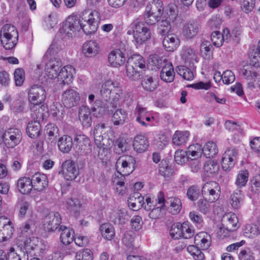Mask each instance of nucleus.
<instances>
[{"mask_svg":"<svg viewBox=\"0 0 260 260\" xmlns=\"http://www.w3.org/2000/svg\"><path fill=\"white\" fill-rule=\"evenodd\" d=\"M145 68V62L143 57L135 54L129 57L126 64V73L128 78L133 81L140 79L142 72L140 70Z\"/></svg>","mask_w":260,"mask_h":260,"instance_id":"3","label":"nucleus"},{"mask_svg":"<svg viewBox=\"0 0 260 260\" xmlns=\"http://www.w3.org/2000/svg\"><path fill=\"white\" fill-rule=\"evenodd\" d=\"M133 145L136 151L138 153H142L148 149L149 141L145 136L138 135L134 138Z\"/></svg>","mask_w":260,"mask_h":260,"instance_id":"25","label":"nucleus"},{"mask_svg":"<svg viewBox=\"0 0 260 260\" xmlns=\"http://www.w3.org/2000/svg\"><path fill=\"white\" fill-rule=\"evenodd\" d=\"M17 187L22 194L29 193L33 188L31 178L26 177L20 178L17 182Z\"/></svg>","mask_w":260,"mask_h":260,"instance_id":"35","label":"nucleus"},{"mask_svg":"<svg viewBox=\"0 0 260 260\" xmlns=\"http://www.w3.org/2000/svg\"><path fill=\"white\" fill-rule=\"evenodd\" d=\"M73 145L72 137L67 135L62 136L57 142L59 150L63 153L69 152L73 147Z\"/></svg>","mask_w":260,"mask_h":260,"instance_id":"38","label":"nucleus"},{"mask_svg":"<svg viewBox=\"0 0 260 260\" xmlns=\"http://www.w3.org/2000/svg\"><path fill=\"white\" fill-rule=\"evenodd\" d=\"M22 139L21 131L16 128L7 129L3 135V142L8 148H14L18 145Z\"/></svg>","mask_w":260,"mask_h":260,"instance_id":"11","label":"nucleus"},{"mask_svg":"<svg viewBox=\"0 0 260 260\" xmlns=\"http://www.w3.org/2000/svg\"><path fill=\"white\" fill-rule=\"evenodd\" d=\"M79 118L82 125L89 127L91 125L92 119L89 109L84 106H81L79 110Z\"/></svg>","mask_w":260,"mask_h":260,"instance_id":"33","label":"nucleus"},{"mask_svg":"<svg viewBox=\"0 0 260 260\" xmlns=\"http://www.w3.org/2000/svg\"><path fill=\"white\" fill-rule=\"evenodd\" d=\"M96 146L98 158L103 163L106 164L110 158V153L109 149L110 146H105L103 144L96 145Z\"/></svg>","mask_w":260,"mask_h":260,"instance_id":"48","label":"nucleus"},{"mask_svg":"<svg viewBox=\"0 0 260 260\" xmlns=\"http://www.w3.org/2000/svg\"><path fill=\"white\" fill-rule=\"evenodd\" d=\"M239 260H255L253 252L249 248L242 249L239 254Z\"/></svg>","mask_w":260,"mask_h":260,"instance_id":"63","label":"nucleus"},{"mask_svg":"<svg viewBox=\"0 0 260 260\" xmlns=\"http://www.w3.org/2000/svg\"><path fill=\"white\" fill-rule=\"evenodd\" d=\"M61 222L58 212H51L44 218V227L48 232L54 231L57 229Z\"/></svg>","mask_w":260,"mask_h":260,"instance_id":"15","label":"nucleus"},{"mask_svg":"<svg viewBox=\"0 0 260 260\" xmlns=\"http://www.w3.org/2000/svg\"><path fill=\"white\" fill-rule=\"evenodd\" d=\"M249 178V173L247 170L239 171L235 178V184L238 188H241L246 185Z\"/></svg>","mask_w":260,"mask_h":260,"instance_id":"45","label":"nucleus"},{"mask_svg":"<svg viewBox=\"0 0 260 260\" xmlns=\"http://www.w3.org/2000/svg\"><path fill=\"white\" fill-rule=\"evenodd\" d=\"M80 100V94L73 88L66 90L61 95L62 103L67 108H71L77 106Z\"/></svg>","mask_w":260,"mask_h":260,"instance_id":"13","label":"nucleus"},{"mask_svg":"<svg viewBox=\"0 0 260 260\" xmlns=\"http://www.w3.org/2000/svg\"><path fill=\"white\" fill-rule=\"evenodd\" d=\"M160 79L167 83L173 82L175 78V72L171 63H168L163 67L160 73Z\"/></svg>","mask_w":260,"mask_h":260,"instance_id":"34","label":"nucleus"},{"mask_svg":"<svg viewBox=\"0 0 260 260\" xmlns=\"http://www.w3.org/2000/svg\"><path fill=\"white\" fill-rule=\"evenodd\" d=\"M110 219L115 224L123 225L128 220L127 211L124 209H120L111 215Z\"/></svg>","mask_w":260,"mask_h":260,"instance_id":"36","label":"nucleus"},{"mask_svg":"<svg viewBox=\"0 0 260 260\" xmlns=\"http://www.w3.org/2000/svg\"><path fill=\"white\" fill-rule=\"evenodd\" d=\"M194 243L199 246L202 250L207 249L211 243V236L207 233L201 232L194 237Z\"/></svg>","mask_w":260,"mask_h":260,"instance_id":"23","label":"nucleus"},{"mask_svg":"<svg viewBox=\"0 0 260 260\" xmlns=\"http://www.w3.org/2000/svg\"><path fill=\"white\" fill-rule=\"evenodd\" d=\"M158 85L157 80L149 76H146L142 82L143 88L148 91H154L156 89Z\"/></svg>","mask_w":260,"mask_h":260,"instance_id":"50","label":"nucleus"},{"mask_svg":"<svg viewBox=\"0 0 260 260\" xmlns=\"http://www.w3.org/2000/svg\"><path fill=\"white\" fill-rule=\"evenodd\" d=\"M187 251L195 260H203L204 254L198 247L191 245L187 247Z\"/></svg>","mask_w":260,"mask_h":260,"instance_id":"61","label":"nucleus"},{"mask_svg":"<svg viewBox=\"0 0 260 260\" xmlns=\"http://www.w3.org/2000/svg\"><path fill=\"white\" fill-rule=\"evenodd\" d=\"M35 222L32 219H29L22 224L19 228L21 233L25 237L29 236L33 233Z\"/></svg>","mask_w":260,"mask_h":260,"instance_id":"57","label":"nucleus"},{"mask_svg":"<svg viewBox=\"0 0 260 260\" xmlns=\"http://www.w3.org/2000/svg\"><path fill=\"white\" fill-rule=\"evenodd\" d=\"M238 156V149L233 147L228 148L222 157L221 165L223 169L228 171L233 168L237 162Z\"/></svg>","mask_w":260,"mask_h":260,"instance_id":"12","label":"nucleus"},{"mask_svg":"<svg viewBox=\"0 0 260 260\" xmlns=\"http://www.w3.org/2000/svg\"><path fill=\"white\" fill-rule=\"evenodd\" d=\"M203 154L207 158L213 157L218 153L216 144L213 142H208L202 148Z\"/></svg>","mask_w":260,"mask_h":260,"instance_id":"51","label":"nucleus"},{"mask_svg":"<svg viewBox=\"0 0 260 260\" xmlns=\"http://www.w3.org/2000/svg\"><path fill=\"white\" fill-rule=\"evenodd\" d=\"M162 44L167 51L173 52L179 46L180 40L176 36L169 35L164 38Z\"/></svg>","mask_w":260,"mask_h":260,"instance_id":"29","label":"nucleus"},{"mask_svg":"<svg viewBox=\"0 0 260 260\" xmlns=\"http://www.w3.org/2000/svg\"><path fill=\"white\" fill-rule=\"evenodd\" d=\"M181 232H182V238L189 239L192 237L194 234V230L191 225H189L188 221H185L181 223Z\"/></svg>","mask_w":260,"mask_h":260,"instance_id":"60","label":"nucleus"},{"mask_svg":"<svg viewBox=\"0 0 260 260\" xmlns=\"http://www.w3.org/2000/svg\"><path fill=\"white\" fill-rule=\"evenodd\" d=\"M75 74V69L72 66L68 65L60 70L56 78L59 84L68 85L72 82L73 75Z\"/></svg>","mask_w":260,"mask_h":260,"instance_id":"17","label":"nucleus"},{"mask_svg":"<svg viewBox=\"0 0 260 260\" xmlns=\"http://www.w3.org/2000/svg\"><path fill=\"white\" fill-rule=\"evenodd\" d=\"M99 46L94 41H89L85 42L82 47L83 54L87 57H92L98 54Z\"/></svg>","mask_w":260,"mask_h":260,"instance_id":"26","label":"nucleus"},{"mask_svg":"<svg viewBox=\"0 0 260 260\" xmlns=\"http://www.w3.org/2000/svg\"><path fill=\"white\" fill-rule=\"evenodd\" d=\"M189 67L190 68L184 66H178L176 68V71L185 80H192L194 78L196 67L194 65H191V67Z\"/></svg>","mask_w":260,"mask_h":260,"instance_id":"37","label":"nucleus"},{"mask_svg":"<svg viewBox=\"0 0 260 260\" xmlns=\"http://www.w3.org/2000/svg\"><path fill=\"white\" fill-rule=\"evenodd\" d=\"M100 93L106 103L111 102V100L116 101L120 98L122 89L118 82L107 80L102 85Z\"/></svg>","mask_w":260,"mask_h":260,"instance_id":"6","label":"nucleus"},{"mask_svg":"<svg viewBox=\"0 0 260 260\" xmlns=\"http://www.w3.org/2000/svg\"><path fill=\"white\" fill-rule=\"evenodd\" d=\"M149 113L146 107L138 103L134 111V114L136 116V121L141 125L144 127H148L151 125V124L146 123L144 121L145 117H147Z\"/></svg>","mask_w":260,"mask_h":260,"instance_id":"24","label":"nucleus"},{"mask_svg":"<svg viewBox=\"0 0 260 260\" xmlns=\"http://www.w3.org/2000/svg\"><path fill=\"white\" fill-rule=\"evenodd\" d=\"M18 32L14 25L6 24L2 28L0 31L1 44L6 50L13 48L17 44Z\"/></svg>","mask_w":260,"mask_h":260,"instance_id":"5","label":"nucleus"},{"mask_svg":"<svg viewBox=\"0 0 260 260\" xmlns=\"http://www.w3.org/2000/svg\"><path fill=\"white\" fill-rule=\"evenodd\" d=\"M230 37L229 30L225 28L223 30V34L218 31L213 32L211 35V40L216 47H220L224 41L228 40Z\"/></svg>","mask_w":260,"mask_h":260,"instance_id":"22","label":"nucleus"},{"mask_svg":"<svg viewBox=\"0 0 260 260\" xmlns=\"http://www.w3.org/2000/svg\"><path fill=\"white\" fill-rule=\"evenodd\" d=\"M99 14L96 11L84 10L80 15L79 21L81 23H89L94 22L98 23Z\"/></svg>","mask_w":260,"mask_h":260,"instance_id":"39","label":"nucleus"},{"mask_svg":"<svg viewBox=\"0 0 260 260\" xmlns=\"http://www.w3.org/2000/svg\"><path fill=\"white\" fill-rule=\"evenodd\" d=\"M260 234V230L258 226L254 224H246L243 231L245 237L254 238Z\"/></svg>","mask_w":260,"mask_h":260,"instance_id":"56","label":"nucleus"},{"mask_svg":"<svg viewBox=\"0 0 260 260\" xmlns=\"http://www.w3.org/2000/svg\"><path fill=\"white\" fill-rule=\"evenodd\" d=\"M46 98V91L44 87L39 84L31 86L28 91V99L33 105L31 107V115L35 119L43 120L46 116V106L43 104Z\"/></svg>","mask_w":260,"mask_h":260,"instance_id":"1","label":"nucleus"},{"mask_svg":"<svg viewBox=\"0 0 260 260\" xmlns=\"http://www.w3.org/2000/svg\"><path fill=\"white\" fill-rule=\"evenodd\" d=\"M241 76L247 82L249 87L254 88V82H260V74L255 71L243 70L241 72Z\"/></svg>","mask_w":260,"mask_h":260,"instance_id":"30","label":"nucleus"},{"mask_svg":"<svg viewBox=\"0 0 260 260\" xmlns=\"http://www.w3.org/2000/svg\"><path fill=\"white\" fill-rule=\"evenodd\" d=\"M244 195L240 189H237L231 196V204L235 209H238L243 203Z\"/></svg>","mask_w":260,"mask_h":260,"instance_id":"55","label":"nucleus"},{"mask_svg":"<svg viewBox=\"0 0 260 260\" xmlns=\"http://www.w3.org/2000/svg\"><path fill=\"white\" fill-rule=\"evenodd\" d=\"M49 61L45 66V72L46 75L50 79L56 78L57 74L60 71L62 63L60 59L58 57L49 58Z\"/></svg>","mask_w":260,"mask_h":260,"instance_id":"16","label":"nucleus"},{"mask_svg":"<svg viewBox=\"0 0 260 260\" xmlns=\"http://www.w3.org/2000/svg\"><path fill=\"white\" fill-rule=\"evenodd\" d=\"M135 234L132 231L126 232L122 237V242L127 247H134Z\"/></svg>","mask_w":260,"mask_h":260,"instance_id":"62","label":"nucleus"},{"mask_svg":"<svg viewBox=\"0 0 260 260\" xmlns=\"http://www.w3.org/2000/svg\"><path fill=\"white\" fill-rule=\"evenodd\" d=\"M220 187L215 181H209L205 183L202 188V194L203 198L208 199L210 203L215 202L219 197Z\"/></svg>","mask_w":260,"mask_h":260,"instance_id":"10","label":"nucleus"},{"mask_svg":"<svg viewBox=\"0 0 260 260\" xmlns=\"http://www.w3.org/2000/svg\"><path fill=\"white\" fill-rule=\"evenodd\" d=\"M93 134L96 145L111 146L114 144L113 131L104 123L96 124Z\"/></svg>","mask_w":260,"mask_h":260,"instance_id":"4","label":"nucleus"},{"mask_svg":"<svg viewBox=\"0 0 260 260\" xmlns=\"http://www.w3.org/2000/svg\"><path fill=\"white\" fill-rule=\"evenodd\" d=\"M203 168L205 175L210 177L218 172L219 166L217 161L210 160L206 162Z\"/></svg>","mask_w":260,"mask_h":260,"instance_id":"43","label":"nucleus"},{"mask_svg":"<svg viewBox=\"0 0 260 260\" xmlns=\"http://www.w3.org/2000/svg\"><path fill=\"white\" fill-rule=\"evenodd\" d=\"M115 167L118 173L128 175L134 171L136 167L135 158L131 155L120 156L117 160Z\"/></svg>","mask_w":260,"mask_h":260,"instance_id":"9","label":"nucleus"},{"mask_svg":"<svg viewBox=\"0 0 260 260\" xmlns=\"http://www.w3.org/2000/svg\"><path fill=\"white\" fill-rule=\"evenodd\" d=\"M200 50L202 56L205 59H209L212 57L213 47L210 42H203L200 46Z\"/></svg>","mask_w":260,"mask_h":260,"instance_id":"54","label":"nucleus"},{"mask_svg":"<svg viewBox=\"0 0 260 260\" xmlns=\"http://www.w3.org/2000/svg\"><path fill=\"white\" fill-rule=\"evenodd\" d=\"M95 96L90 94L88 96V101L91 104V111L94 116L98 117L104 113L109 114L113 111L114 104L112 102L104 103L101 100L94 101Z\"/></svg>","mask_w":260,"mask_h":260,"instance_id":"7","label":"nucleus"},{"mask_svg":"<svg viewBox=\"0 0 260 260\" xmlns=\"http://www.w3.org/2000/svg\"><path fill=\"white\" fill-rule=\"evenodd\" d=\"M222 224L226 226L229 230H236L238 228V219L236 214L232 213L225 214L221 219Z\"/></svg>","mask_w":260,"mask_h":260,"instance_id":"32","label":"nucleus"},{"mask_svg":"<svg viewBox=\"0 0 260 260\" xmlns=\"http://www.w3.org/2000/svg\"><path fill=\"white\" fill-rule=\"evenodd\" d=\"M181 56L185 63L189 67H191V65H194V63L198 62L195 50L189 47H184L183 48Z\"/></svg>","mask_w":260,"mask_h":260,"instance_id":"21","label":"nucleus"},{"mask_svg":"<svg viewBox=\"0 0 260 260\" xmlns=\"http://www.w3.org/2000/svg\"><path fill=\"white\" fill-rule=\"evenodd\" d=\"M130 29L127 31V35H133V42L137 46L145 43L151 38L149 28L143 21L137 19L130 24Z\"/></svg>","mask_w":260,"mask_h":260,"instance_id":"2","label":"nucleus"},{"mask_svg":"<svg viewBox=\"0 0 260 260\" xmlns=\"http://www.w3.org/2000/svg\"><path fill=\"white\" fill-rule=\"evenodd\" d=\"M66 206L68 209L73 212L75 216L78 215L81 207V204L78 199H68L66 201Z\"/></svg>","mask_w":260,"mask_h":260,"instance_id":"58","label":"nucleus"},{"mask_svg":"<svg viewBox=\"0 0 260 260\" xmlns=\"http://www.w3.org/2000/svg\"><path fill=\"white\" fill-rule=\"evenodd\" d=\"M123 173H118L115 175V177L113 179V182L116 185L118 186L116 187V191L119 194L123 195L125 193V187L124 186L125 176Z\"/></svg>","mask_w":260,"mask_h":260,"instance_id":"47","label":"nucleus"},{"mask_svg":"<svg viewBox=\"0 0 260 260\" xmlns=\"http://www.w3.org/2000/svg\"><path fill=\"white\" fill-rule=\"evenodd\" d=\"M127 117L126 112L121 109H117L113 114L112 121L114 125H122Z\"/></svg>","mask_w":260,"mask_h":260,"instance_id":"52","label":"nucleus"},{"mask_svg":"<svg viewBox=\"0 0 260 260\" xmlns=\"http://www.w3.org/2000/svg\"><path fill=\"white\" fill-rule=\"evenodd\" d=\"M199 30V25L194 22H189L184 24L182 29V34L187 39L194 38Z\"/></svg>","mask_w":260,"mask_h":260,"instance_id":"31","label":"nucleus"},{"mask_svg":"<svg viewBox=\"0 0 260 260\" xmlns=\"http://www.w3.org/2000/svg\"><path fill=\"white\" fill-rule=\"evenodd\" d=\"M164 10L163 3L160 0H153L151 4L147 6L146 9V11H148L160 17L162 15Z\"/></svg>","mask_w":260,"mask_h":260,"instance_id":"41","label":"nucleus"},{"mask_svg":"<svg viewBox=\"0 0 260 260\" xmlns=\"http://www.w3.org/2000/svg\"><path fill=\"white\" fill-rule=\"evenodd\" d=\"M67 181L75 180L79 175L78 165L72 159H69L63 161L58 172Z\"/></svg>","mask_w":260,"mask_h":260,"instance_id":"8","label":"nucleus"},{"mask_svg":"<svg viewBox=\"0 0 260 260\" xmlns=\"http://www.w3.org/2000/svg\"><path fill=\"white\" fill-rule=\"evenodd\" d=\"M39 244L38 238L32 237L27 239L20 248L21 252L28 256L32 251L37 249Z\"/></svg>","mask_w":260,"mask_h":260,"instance_id":"27","label":"nucleus"},{"mask_svg":"<svg viewBox=\"0 0 260 260\" xmlns=\"http://www.w3.org/2000/svg\"><path fill=\"white\" fill-rule=\"evenodd\" d=\"M60 232V239L64 245H68L74 240V231L72 229L64 225H60L58 229Z\"/></svg>","mask_w":260,"mask_h":260,"instance_id":"28","label":"nucleus"},{"mask_svg":"<svg viewBox=\"0 0 260 260\" xmlns=\"http://www.w3.org/2000/svg\"><path fill=\"white\" fill-rule=\"evenodd\" d=\"M36 120L34 121L29 122L26 127V133L28 137L31 138H36L38 137L41 132V124L39 122L40 120Z\"/></svg>","mask_w":260,"mask_h":260,"instance_id":"40","label":"nucleus"},{"mask_svg":"<svg viewBox=\"0 0 260 260\" xmlns=\"http://www.w3.org/2000/svg\"><path fill=\"white\" fill-rule=\"evenodd\" d=\"M62 47L60 43L57 41H53L43 56L44 59L56 57L57 54L61 50Z\"/></svg>","mask_w":260,"mask_h":260,"instance_id":"42","label":"nucleus"},{"mask_svg":"<svg viewBox=\"0 0 260 260\" xmlns=\"http://www.w3.org/2000/svg\"><path fill=\"white\" fill-rule=\"evenodd\" d=\"M171 29V24L167 19L161 21L157 24V33L161 36L168 35Z\"/></svg>","mask_w":260,"mask_h":260,"instance_id":"59","label":"nucleus"},{"mask_svg":"<svg viewBox=\"0 0 260 260\" xmlns=\"http://www.w3.org/2000/svg\"><path fill=\"white\" fill-rule=\"evenodd\" d=\"M186 151L188 157V159L189 158V156L193 157L192 159H199L203 154L202 147L201 145L199 144L190 145L187 148ZM190 158L191 159V158Z\"/></svg>","mask_w":260,"mask_h":260,"instance_id":"53","label":"nucleus"},{"mask_svg":"<svg viewBox=\"0 0 260 260\" xmlns=\"http://www.w3.org/2000/svg\"><path fill=\"white\" fill-rule=\"evenodd\" d=\"M0 220L4 224L2 225V229L8 240L11 237L14 232L12 222L10 219L4 216L0 217Z\"/></svg>","mask_w":260,"mask_h":260,"instance_id":"49","label":"nucleus"},{"mask_svg":"<svg viewBox=\"0 0 260 260\" xmlns=\"http://www.w3.org/2000/svg\"><path fill=\"white\" fill-rule=\"evenodd\" d=\"M76 144L75 149L80 155H87L91 152L92 146L89 139L85 135H79L74 139Z\"/></svg>","mask_w":260,"mask_h":260,"instance_id":"14","label":"nucleus"},{"mask_svg":"<svg viewBox=\"0 0 260 260\" xmlns=\"http://www.w3.org/2000/svg\"><path fill=\"white\" fill-rule=\"evenodd\" d=\"M108 61L112 67L117 68L124 63L125 57L120 50L116 49L109 53Z\"/></svg>","mask_w":260,"mask_h":260,"instance_id":"20","label":"nucleus"},{"mask_svg":"<svg viewBox=\"0 0 260 260\" xmlns=\"http://www.w3.org/2000/svg\"><path fill=\"white\" fill-rule=\"evenodd\" d=\"M189 136L188 131H176L173 136V143L176 146L184 145L188 140Z\"/></svg>","mask_w":260,"mask_h":260,"instance_id":"44","label":"nucleus"},{"mask_svg":"<svg viewBox=\"0 0 260 260\" xmlns=\"http://www.w3.org/2000/svg\"><path fill=\"white\" fill-rule=\"evenodd\" d=\"M100 231L103 237L107 240H111L114 237V228L110 223L102 224L100 227Z\"/></svg>","mask_w":260,"mask_h":260,"instance_id":"46","label":"nucleus"},{"mask_svg":"<svg viewBox=\"0 0 260 260\" xmlns=\"http://www.w3.org/2000/svg\"><path fill=\"white\" fill-rule=\"evenodd\" d=\"M76 260H92V251L89 249L79 251L76 255Z\"/></svg>","mask_w":260,"mask_h":260,"instance_id":"64","label":"nucleus"},{"mask_svg":"<svg viewBox=\"0 0 260 260\" xmlns=\"http://www.w3.org/2000/svg\"><path fill=\"white\" fill-rule=\"evenodd\" d=\"M62 28L67 35L70 36L72 32L81 29V25L77 16L72 14L66 20Z\"/></svg>","mask_w":260,"mask_h":260,"instance_id":"18","label":"nucleus"},{"mask_svg":"<svg viewBox=\"0 0 260 260\" xmlns=\"http://www.w3.org/2000/svg\"><path fill=\"white\" fill-rule=\"evenodd\" d=\"M33 188L38 191L44 190L48 185V180L46 175L36 173L31 178Z\"/></svg>","mask_w":260,"mask_h":260,"instance_id":"19","label":"nucleus"}]
</instances>
